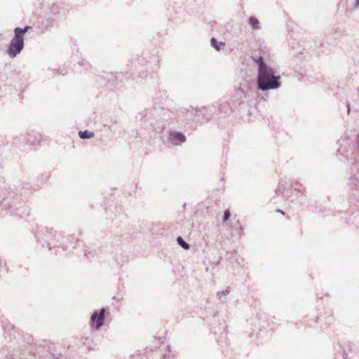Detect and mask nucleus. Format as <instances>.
I'll return each instance as SVG.
<instances>
[{
	"instance_id": "obj_23",
	"label": "nucleus",
	"mask_w": 359,
	"mask_h": 359,
	"mask_svg": "<svg viewBox=\"0 0 359 359\" xmlns=\"http://www.w3.org/2000/svg\"><path fill=\"white\" fill-rule=\"evenodd\" d=\"M177 244L184 250H189L190 248L189 244L187 243L181 236H178L177 238Z\"/></svg>"
},
{
	"instance_id": "obj_3",
	"label": "nucleus",
	"mask_w": 359,
	"mask_h": 359,
	"mask_svg": "<svg viewBox=\"0 0 359 359\" xmlns=\"http://www.w3.org/2000/svg\"><path fill=\"white\" fill-rule=\"evenodd\" d=\"M22 183L9 185L1 195L0 210L7 211L11 215L22 216Z\"/></svg>"
},
{
	"instance_id": "obj_20",
	"label": "nucleus",
	"mask_w": 359,
	"mask_h": 359,
	"mask_svg": "<svg viewBox=\"0 0 359 359\" xmlns=\"http://www.w3.org/2000/svg\"><path fill=\"white\" fill-rule=\"evenodd\" d=\"M95 136V134L92 131H89L88 130H85L83 131H79V137L81 139L86 140V139H90Z\"/></svg>"
},
{
	"instance_id": "obj_32",
	"label": "nucleus",
	"mask_w": 359,
	"mask_h": 359,
	"mask_svg": "<svg viewBox=\"0 0 359 359\" xmlns=\"http://www.w3.org/2000/svg\"><path fill=\"white\" fill-rule=\"evenodd\" d=\"M158 61V60L155 59L154 62L156 64V62H157Z\"/></svg>"
},
{
	"instance_id": "obj_11",
	"label": "nucleus",
	"mask_w": 359,
	"mask_h": 359,
	"mask_svg": "<svg viewBox=\"0 0 359 359\" xmlns=\"http://www.w3.org/2000/svg\"><path fill=\"white\" fill-rule=\"evenodd\" d=\"M168 141L174 146H180L186 142L187 137L182 132L170 130L169 132Z\"/></svg>"
},
{
	"instance_id": "obj_13",
	"label": "nucleus",
	"mask_w": 359,
	"mask_h": 359,
	"mask_svg": "<svg viewBox=\"0 0 359 359\" xmlns=\"http://www.w3.org/2000/svg\"><path fill=\"white\" fill-rule=\"evenodd\" d=\"M232 111L233 108L228 102H222L219 105V112L222 116L229 115Z\"/></svg>"
},
{
	"instance_id": "obj_18",
	"label": "nucleus",
	"mask_w": 359,
	"mask_h": 359,
	"mask_svg": "<svg viewBox=\"0 0 359 359\" xmlns=\"http://www.w3.org/2000/svg\"><path fill=\"white\" fill-rule=\"evenodd\" d=\"M268 48L265 46L260 44L259 48L252 53V55L256 54L257 55H263V60H264V57L268 55Z\"/></svg>"
},
{
	"instance_id": "obj_8",
	"label": "nucleus",
	"mask_w": 359,
	"mask_h": 359,
	"mask_svg": "<svg viewBox=\"0 0 359 359\" xmlns=\"http://www.w3.org/2000/svg\"><path fill=\"white\" fill-rule=\"evenodd\" d=\"M107 311L106 307L93 311L90 319V326L93 331H97L103 326Z\"/></svg>"
},
{
	"instance_id": "obj_36",
	"label": "nucleus",
	"mask_w": 359,
	"mask_h": 359,
	"mask_svg": "<svg viewBox=\"0 0 359 359\" xmlns=\"http://www.w3.org/2000/svg\"><path fill=\"white\" fill-rule=\"evenodd\" d=\"M358 90L359 91V88H358Z\"/></svg>"
},
{
	"instance_id": "obj_7",
	"label": "nucleus",
	"mask_w": 359,
	"mask_h": 359,
	"mask_svg": "<svg viewBox=\"0 0 359 359\" xmlns=\"http://www.w3.org/2000/svg\"><path fill=\"white\" fill-rule=\"evenodd\" d=\"M25 47V38L14 33V36L11 40L9 46L6 50L7 55L11 58H14L18 55Z\"/></svg>"
},
{
	"instance_id": "obj_14",
	"label": "nucleus",
	"mask_w": 359,
	"mask_h": 359,
	"mask_svg": "<svg viewBox=\"0 0 359 359\" xmlns=\"http://www.w3.org/2000/svg\"><path fill=\"white\" fill-rule=\"evenodd\" d=\"M229 255L228 257V260L230 262V263L232 264L233 267L235 266V264L236 266L241 265L243 262V259L242 258L238 257V254L236 250H233L231 252H227Z\"/></svg>"
},
{
	"instance_id": "obj_10",
	"label": "nucleus",
	"mask_w": 359,
	"mask_h": 359,
	"mask_svg": "<svg viewBox=\"0 0 359 359\" xmlns=\"http://www.w3.org/2000/svg\"><path fill=\"white\" fill-rule=\"evenodd\" d=\"M348 187L352 191H359V171L356 161H353L351 168V176L348 178Z\"/></svg>"
},
{
	"instance_id": "obj_29",
	"label": "nucleus",
	"mask_w": 359,
	"mask_h": 359,
	"mask_svg": "<svg viewBox=\"0 0 359 359\" xmlns=\"http://www.w3.org/2000/svg\"><path fill=\"white\" fill-rule=\"evenodd\" d=\"M346 107H347V113L348 114L350 113V104L348 102L347 103Z\"/></svg>"
},
{
	"instance_id": "obj_33",
	"label": "nucleus",
	"mask_w": 359,
	"mask_h": 359,
	"mask_svg": "<svg viewBox=\"0 0 359 359\" xmlns=\"http://www.w3.org/2000/svg\"><path fill=\"white\" fill-rule=\"evenodd\" d=\"M62 249H63L64 250H67V248H66V247H62Z\"/></svg>"
},
{
	"instance_id": "obj_9",
	"label": "nucleus",
	"mask_w": 359,
	"mask_h": 359,
	"mask_svg": "<svg viewBox=\"0 0 359 359\" xmlns=\"http://www.w3.org/2000/svg\"><path fill=\"white\" fill-rule=\"evenodd\" d=\"M39 141L40 139L38 134L34 132L20 134V135H17L13 138V143L15 144H20L22 142L23 144L36 145L39 142Z\"/></svg>"
},
{
	"instance_id": "obj_22",
	"label": "nucleus",
	"mask_w": 359,
	"mask_h": 359,
	"mask_svg": "<svg viewBox=\"0 0 359 359\" xmlns=\"http://www.w3.org/2000/svg\"><path fill=\"white\" fill-rule=\"evenodd\" d=\"M230 292V290L229 288L224 290H222V291H219L217 292L216 295H217V297L222 302H225L226 299L224 298V297H226V295H228Z\"/></svg>"
},
{
	"instance_id": "obj_5",
	"label": "nucleus",
	"mask_w": 359,
	"mask_h": 359,
	"mask_svg": "<svg viewBox=\"0 0 359 359\" xmlns=\"http://www.w3.org/2000/svg\"><path fill=\"white\" fill-rule=\"evenodd\" d=\"M168 100V95L166 90H158L154 97V109L156 112L161 111V114L163 119L169 120L172 118L171 114L173 112L166 108L167 102Z\"/></svg>"
},
{
	"instance_id": "obj_28",
	"label": "nucleus",
	"mask_w": 359,
	"mask_h": 359,
	"mask_svg": "<svg viewBox=\"0 0 359 359\" xmlns=\"http://www.w3.org/2000/svg\"><path fill=\"white\" fill-rule=\"evenodd\" d=\"M353 7L355 8H357L359 7V0H355L354 6Z\"/></svg>"
},
{
	"instance_id": "obj_4",
	"label": "nucleus",
	"mask_w": 359,
	"mask_h": 359,
	"mask_svg": "<svg viewBox=\"0 0 359 359\" xmlns=\"http://www.w3.org/2000/svg\"><path fill=\"white\" fill-rule=\"evenodd\" d=\"M179 113V116H183L187 121L195 122L209 120L212 116V111L205 107L194 108L190 106L189 108L180 110Z\"/></svg>"
},
{
	"instance_id": "obj_35",
	"label": "nucleus",
	"mask_w": 359,
	"mask_h": 359,
	"mask_svg": "<svg viewBox=\"0 0 359 359\" xmlns=\"http://www.w3.org/2000/svg\"><path fill=\"white\" fill-rule=\"evenodd\" d=\"M156 69H157V67H155V70H156ZM154 69H152V72H154Z\"/></svg>"
},
{
	"instance_id": "obj_17",
	"label": "nucleus",
	"mask_w": 359,
	"mask_h": 359,
	"mask_svg": "<svg viewBox=\"0 0 359 359\" xmlns=\"http://www.w3.org/2000/svg\"><path fill=\"white\" fill-rule=\"evenodd\" d=\"M80 342L82 343L83 346H86L89 350L94 349L95 347V344H94L93 341L88 337H81L80 339Z\"/></svg>"
},
{
	"instance_id": "obj_31",
	"label": "nucleus",
	"mask_w": 359,
	"mask_h": 359,
	"mask_svg": "<svg viewBox=\"0 0 359 359\" xmlns=\"http://www.w3.org/2000/svg\"><path fill=\"white\" fill-rule=\"evenodd\" d=\"M140 76L141 78H144V77H147V75H141V74H140Z\"/></svg>"
},
{
	"instance_id": "obj_26",
	"label": "nucleus",
	"mask_w": 359,
	"mask_h": 359,
	"mask_svg": "<svg viewBox=\"0 0 359 359\" xmlns=\"http://www.w3.org/2000/svg\"><path fill=\"white\" fill-rule=\"evenodd\" d=\"M285 189L284 187L279 186L278 188L276 190V193L278 194V192H283Z\"/></svg>"
},
{
	"instance_id": "obj_19",
	"label": "nucleus",
	"mask_w": 359,
	"mask_h": 359,
	"mask_svg": "<svg viewBox=\"0 0 359 359\" xmlns=\"http://www.w3.org/2000/svg\"><path fill=\"white\" fill-rule=\"evenodd\" d=\"M31 29V27L30 26H25V27L23 28H21V27H15L14 29V31L13 32L14 33H16L17 34H18L19 36H22V38H25V34Z\"/></svg>"
},
{
	"instance_id": "obj_24",
	"label": "nucleus",
	"mask_w": 359,
	"mask_h": 359,
	"mask_svg": "<svg viewBox=\"0 0 359 359\" xmlns=\"http://www.w3.org/2000/svg\"><path fill=\"white\" fill-rule=\"evenodd\" d=\"M94 255V250H91L90 248L85 250L84 255L86 257V258L89 259L93 258Z\"/></svg>"
},
{
	"instance_id": "obj_16",
	"label": "nucleus",
	"mask_w": 359,
	"mask_h": 359,
	"mask_svg": "<svg viewBox=\"0 0 359 359\" xmlns=\"http://www.w3.org/2000/svg\"><path fill=\"white\" fill-rule=\"evenodd\" d=\"M248 23L252 30H258L261 28L259 20L255 16H250L248 20Z\"/></svg>"
},
{
	"instance_id": "obj_1",
	"label": "nucleus",
	"mask_w": 359,
	"mask_h": 359,
	"mask_svg": "<svg viewBox=\"0 0 359 359\" xmlns=\"http://www.w3.org/2000/svg\"><path fill=\"white\" fill-rule=\"evenodd\" d=\"M5 338H10L8 345L3 348L4 353L11 359H63L66 356L59 351L56 345L48 344H33L32 337L20 335L13 330V325L9 322L3 323Z\"/></svg>"
},
{
	"instance_id": "obj_21",
	"label": "nucleus",
	"mask_w": 359,
	"mask_h": 359,
	"mask_svg": "<svg viewBox=\"0 0 359 359\" xmlns=\"http://www.w3.org/2000/svg\"><path fill=\"white\" fill-rule=\"evenodd\" d=\"M294 189L298 191L299 193L302 194L303 196H306V188L302 184L299 183V182H294Z\"/></svg>"
},
{
	"instance_id": "obj_15",
	"label": "nucleus",
	"mask_w": 359,
	"mask_h": 359,
	"mask_svg": "<svg viewBox=\"0 0 359 359\" xmlns=\"http://www.w3.org/2000/svg\"><path fill=\"white\" fill-rule=\"evenodd\" d=\"M211 46L217 51L224 50L226 47V43L224 41H218L215 37H212L210 39Z\"/></svg>"
},
{
	"instance_id": "obj_2",
	"label": "nucleus",
	"mask_w": 359,
	"mask_h": 359,
	"mask_svg": "<svg viewBox=\"0 0 359 359\" xmlns=\"http://www.w3.org/2000/svg\"><path fill=\"white\" fill-rule=\"evenodd\" d=\"M251 59L257 65V88L263 92L277 90L281 86V76L276 74V69L263 60V55H251Z\"/></svg>"
},
{
	"instance_id": "obj_6",
	"label": "nucleus",
	"mask_w": 359,
	"mask_h": 359,
	"mask_svg": "<svg viewBox=\"0 0 359 359\" xmlns=\"http://www.w3.org/2000/svg\"><path fill=\"white\" fill-rule=\"evenodd\" d=\"M35 238L38 243H46L49 250L53 248H59L60 245L56 244L53 245L50 241L51 239H57L62 237L61 234L57 231H54L53 227L45 226L35 233Z\"/></svg>"
},
{
	"instance_id": "obj_34",
	"label": "nucleus",
	"mask_w": 359,
	"mask_h": 359,
	"mask_svg": "<svg viewBox=\"0 0 359 359\" xmlns=\"http://www.w3.org/2000/svg\"><path fill=\"white\" fill-rule=\"evenodd\" d=\"M358 149H359V137H358Z\"/></svg>"
},
{
	"instance_id": "obj_12",
	"label": "nucleus",
	"mask_w": 359,
	"mask_h": 359,
	"mask_svg": "<svg viewBox=\"0 0 359 359\" xmlns=\"http://www.w3.org/2000/svg\"><path fill=\"white\" fill-rule=\"evenodd\" d=\"M248 100L247 93L242 89L238 88L235 90L234 95H233L232 101L233 105L241 106L245 104Z\"/></svg>"
},
{
	"instance_id": "obj_25",
	"label": "nucleus",
	"mask_w": 359,
	"mask_h": 359,
	"mask_svg": "<svg viewBox=\"0 0 359 359\" xmlns=\"http://www.w3.org/2000/svg\"><path fill=\"white\" fill-rule=\"evenodd\" d=\"M231 217V212L229 209H226L224 211L223 214V222H227Z\"/></svg>"
},
{
	"instance_id": "obj_27",
	"label": "nucleus",
	"mask_w": 359,
	"mask_h": 359,
	"mask_svg": "<svg viewBox=\"0 0 359 359\" xmlns=\"http://www.w3.org/2000/svg\"><path fill=\"white\" fill-rule=\"evenodd\" d=\"M138 62H140V63H142V65H144V62L145 60V58L144 57H139L137 59Z\"/></svg>"
},
{
	"instance_id": "obj_30",
	"label": "nucleus",
	"mask_w": 359,
	"mask_h": 359,
	"mask_svg": "<svg viewBox=\"0 0 359 359\" xmlns=\"http://www.w3.org/2000/svg\"><path fill=\"white\" fill-rule=\"evenodd\" d=\"M277 212H280V213H282V214H284V213H285V212H284L282 210H280V209H278V210H277Z\"/></svg>"
}]
</instances>
